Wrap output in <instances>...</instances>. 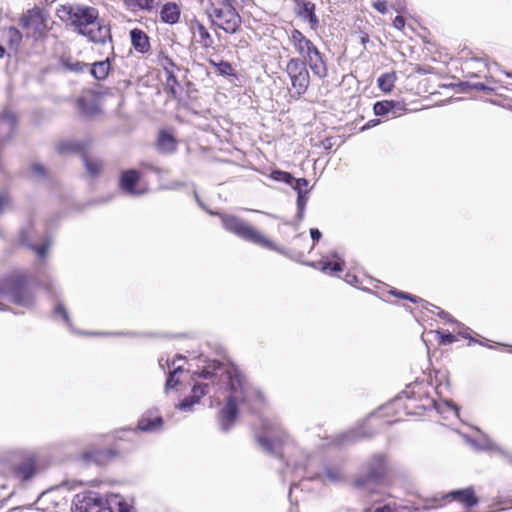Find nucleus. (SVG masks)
<instances>
[{"instance_id": "f257e3e1", "label": "nucleus", "mask_w": 512, "mask_h": 512, "mask_svg": "<svg viewBox=\"0 0 512 512\" xmlns=\"http://www.w3.org/2000/svg\"><path fill=\"white\" fill-rule=\"evenodd\" d=\"M194 375L210 380L212 383L217 379L219 387L224 386L229 391L226 404L219 414L220 428L224 432H228L234 425L239 405H246L251 410L257 411L264 403L262 392L250 384L234 365L214 361L200 372H195Z\"/></svg>"}, {"instance_id": "f03ea898", "label": "nucleus", "mask_w": 512, "mask_h": 512, "mask_svg": "<svg viewBox=\"0 0 512 512\" xmlns=\"http://www.w3.org/2000/svg\"><path fill=\"white\" fill-rule=\"evenodd\" d=\"M60 17L70 23L75 30L96 44L111 40L110 27L99 18L98 10L88 6H63Z\"/></svg>"}, {"instance_id": "7ed1b4c3", "label": "nucleus", "mask_w": 512, "mask_h": 512, "mask_svg": "<svg viewBox=\"0 0 512 512\" xmlns=\"http://www.w3.org/2000/svg\"><path fill=\"white\" fill-rule=\"evenodd\" d=\"M288 42L294 48L303 62H307L314 75L324 78L327 75V66L323 55L314 43L300 30L292 29L288 34Z\"/></svg>"}, {"instance_id": "20e7f679", "label": "nucleus", "mask_w": 512, "mask_h": 512, "mask_svg": "<svg viewBox=\"0 0 512 512\" xmlns=\"http://www.w3.org/2000/svg\"><path fill=\"white\" fill-rule=\"evenodd\" d=\"M0 299L31 309L35 305V294L27 278L18 272L0 279Z\"/></svg>"}, {"instance_id": "39448f33", "label": "nucleus", "mask_w": 512, "mask_h": 512, "mask_svg": "<svg viewBox=\"0 0 512 512\" xmlns=\"http://www.w3.org/2000/svg\"><path fill=\"white\" fill-rule=\"evenodd\" d=\"M222 225L225 230L236 235L244 241L264 247L266 249L285 254L284 250L274 244L256 228L235 215H222Z\"/></svg>"}, {"instance_id": "423d86ee", "label": "nucleus", "mask_w": 512, "mask_h": 512, "mask_svg": "<svg viewBox=\"0 0 512 512\" xmlns=\"http://www.w3.org/2000/svg\"><path fill=\"white\" fill-rule=\"evenodd\" d=\"M388 468V460L384 455H373L364 464L362 473L354 479L353 487L372 494L374 492V485L383 480Z\"/></svg>"}, {"instance_id": "0eeeda50", "label": "nucleus", "mask_w": 512, "mask_h": 512, "mask_svg": "<svg viewBox=\"0 0 512 512\" xmlns=\"http://www.w3.org/2000/svg\"><path fill=\"white\" fill-rule=\"evenodd\" d=\"M256 439L264 451L273 456H281L282 446L289 436L276 419L266 417L262 419V431L256 434Z\"/></svg>"}, {"instance_id": "6e6552de", "label": "nucleus", "mask_w": 512, "mask_h": 512, "mask_svg": "<svg viewBox=\"0 0 512 512\" xmlns=\"http://www.w3.org/2000/svg\"><path fill=\"white\" fill-rule=\"evenodd\" d=\"M232 1L222 0L213 4L209 11L213 25L231 34L237 32L241 25V17L232 5Z\"/></svg>"}, {"instance_id": "1a4fd4ad", "label": "nucleus", "mask_w": 512, "mask_h": 512, "mask_svg": "<svg viewBox=\"0 0 512 512\" xmlns=\"http://www.w3.org/2000/svg\"><path fill=\"white\" fill-rule=\"evenodd\" d=\"M74 512H112L111 494L96 492L78 494L74 500Z\"/></svg>"}, {"instance_id": "9d476101", "label": "nucleus", "mask_w": 512, "mask_h": 512, "mask_svg": "<svg viewBox=\"0 0 512 512\" xmlns=\"http://www.w3.org/2000/svg\"><path fill=\"white\" fill-rule=\"evenodd\" d=\"M308 63L300 58H291L287 62L286 72L290 78L291 85L298 96L304 94L310 83Z\"/></svg>"}, {"instance_id": "9b49d317", "label": "nucleus", "mask_w": 512, "mask_h": 512, "mask_svg": "<svg viewBox=\"0 0 512 512\" xmlns=\"http://www.w3.org/2000/svg\"><path fill=\"white\" fill-rule=\"evenodd\" d=\"M294 473L299 474L305 479L309 480H320L323 483H339L344 480V473L339 467L327 466L324 468L322 473L314 472L312 470V461H310L305 467L295 466Z\"/></svg>"}, {"instance_id": "f8f14e48", "label": "nucleus", "mask_w": 512, "mask_h": 512, "mask_svg": "<svg viewBox=\"0 0 512 512\" xmlns=\"http://www.w3.org/2000/svg\"><path fill=\"white\" fill-rule=\"evenodd\" d=\"M446 499L456 500L462 503L466 508H471L478 504L479 499L475 495L474 489L468 487L465 489L452 490L447 494L443 495L441 499L434 498V504L429 505L430 508L441 507L442 501Z\"/></svg>"}, {"instance_id": "ddd939ff", "label": "nucleus", "mask_w": 512, "mask_h": 512, "mask_svg": "<svg viewBox=\"0 0 512 512\" xmlns=\"http://www.w3.org/2000/svg\"><path fill=\"white\" fill-rule=\"evenodd\" d=\"M140 173L137 170H127L121 174L120 188L132 196L144 195L148 192L147 187H139Z\"/></svg>"}, {"instance_id": "4468645a", "label": "nucleus", "mask_w": 512, "mask_h": 512, "mask_svg": "<svg viewBox=\"0 0 512 512\" xmlns=\"http://www.w3.org/2000/svg\"><path fill=\"white\" fill-rule=\"evenodd\" d=\"M210 383L195 382L192 388V394L185 397L178 405L177 408L184 412L191 411L192 407L199 402V400L209 393Z\"/></svg>"}, {"instance_id": "2eb2a0df", "label": "nucleus", "mask_w": 512, "mask_h": 512, "mask_svg": "<svg viewBox=\"0 0 512 512\" xmlns=\"http://www.w3.org/2000/svg\"><path fill=\"white\" fill-rule=\"evenodd\" d=\"M36 472V461L34 457L29 456L21 460L13 467V475L20 481L29 480Z\"/></svg>"}, {"instance_id": "dca6fc26", "label": "nucleus", "mask_w": 512, "mask_h": 512, "mask_svg": "<svg viewBox=\"0 0 512 512\" xmlns=\"http://www.w3.org/2000/svg\"><path fill=\"white\" fill-rule=\"evenodd\" d=\"M16 124V117L12 112L7 111L0 116V144L12 138Z\"/></svg>"}, {"instance_id": "f3484780", "label": "nucleus", "mask_w": 512, "mask_h": 512, "mask_svg": "<svg viewBox=\"0 0 512 512\" xmlns=\"http://www.w3.org/2000/svg\"><path fill=\"white\" fill-rule=\"evenodd\" d=\"M296 3L298 6L297 15L308 21L311 29L315 30L319 23V20L315 14V4L306 0H297Z\"/></svg>"}, {"instance_id": "a211bd4d", "label": "nucleus", "mask_w": 512, "mask_h": 512, "mask_svg": "<svg viewBox=\"0 0 512 512\" xmlns=\"http://www.w3.org/2000/svg\"><path fill=\"white\" fill-rule=\"evenodd\" d=\"M183 360H184V358L182 356H177L176 359L172 360V362H170L168 359L165 361V364L170 369L169 375L167 377L166 384H165L166 391H169L170 389H173L178 385L179 379H178L177 375L183 371V367L181 364H176V363L178 361H183Z\"/></svg>"}, {"instance_id": "6ab92c4d", "label": "nucleus", "mask_w": 512, "mask_h": 512, "mask_svg": "<svg viewBox=\"0 0 512 512\" xmlns=\"http://www.w3.org/2000/svg\"><path fill=\"white\" fill-rule=\"evenodd\" d=\"M131 43L134 49L140 53H146L150 49L149 37L141 29H132L130 31Z\"/></svg>"}, {"instance_id": "aec40b11", "label": "nucleus", "mask_w": 512, "mask_h": 512, "mask_svg": "<svg viewBox=\"0 0 512 512\" xmlns=\"http://www.w3.org/2000/svg\"><path fill=\"white\" fill-rule=\"evenodd\" d=\"M160 18L164 23L175 24L180 18V8L174 2H168L163 5L160 11Z\"/></svg>"}, {"instance_id": "412c9836", "label": "nucleus", "mask_w": 512, "mask_h": 512, "mask_svg": "<svg viewBox=\"0 0 512 512\" xmlns=\"http://www.w3.org/2000/svg\"><path fill=\"white\" fill-rule=\"evenodd\" d=\"M163 424L164 421L161 416L155 418L142 416L138 421L137 429L143 432H158L162 429Z\"/></svg>"}, {"instance_id": "4be33fe9", "label": "nucleus", "mask_w": 512, "mask_h": 512, "mask_svg": "<svg viewBox=\"0 0 512 512\" xmlns=\"http://www.w3.org/2000/svg\"><path fill=\"white\" fill-rule=\"evenodd\" d=\"M177 142L172 134L166 130L160 131L157 139V147L162 153H172L175 151Z\"/></svg>"}, {"instance_id": "5701e85b", "label": "nucleus", "mask_w": 512, "mask_h": 512, "mask_svg": "<svg viewBox=\"0 0 512 512\" xmlns=\"http://www.w3.org/2000/svg\"><path fill=\"white\" fill-rule=\"evenodd\" d=\"M309 266L318 269L323 273L333 275L343 270V261L331 262L330 260L325 259V257H323L320 261L309 263Z\"/></svg>"}, {"instance_id": "b1692460", "label": "nucleus", "mask_w": 512, "mask_h": 512, "mask_svg": "<svg viewBox=\"0 0 512 512\" xmlns=\"http://www.w3.org/2000/svg\"><path fill=\"white\" fill-rule=\"evenodd\" d=\"M60 63L62 67L73 73H83L88 71V65L70 56H62Z\"/></svg>"}, {"instance_id": "393cba45", "label": "nucleus", "mask_w": 512, "mask_h": 512, "mask_svg": "<svg viewBox=\"0 0 512 512\" xmlns=\"http://www.w3.org/2000/svg\"><path fill=\"white\" fill-rule=\"evenodd\" d=\"M371 434L372 433L366 432V431L358 432L355 430H350V431H347L345 433L338 435L336 437V443L338 445H342V446L349 445V444L354 443L358 439L368 437Z\"/></svg>"}, {"instance_id": "a878e982", "label": "nucleus", "mask_w": 512, "mask_h": 512, "mask_svg": "<svg viewBox=\"0 0 512 512\" xmlns=\"http://www.w3.org/2000/svg\"><path fill=\"white\" fill-rule=\"evenodd\" d=\"M366 512H415V510L409 506L398 505L396 503H386L375 506L373 509L367 510Z\"/></svg>"}, {"instance_id": "bb28decb", "label": "nucleus", "mask_w": 512, "mask_h": 512, "mask_svg": "<svg viewBox=\"0 0 512 512\" xmlns=\"http://www.w3.org/2000/svg\"><path fill=\"white\" fill-rule=\"evenodd\" d=\"M109 69L110 63L108 60L96 62L90 69L88 68L91 75H93L98 80L104 79L108 75Z\"/></svg>"}, {"instance_id": "cd10ccee", "label": "nucleus", "mask_w": 512, "mask_h": 512, "mask_svg": "<svg viewBox=\"0 0 512 512\" xmlns=\"http://www.w3.org/2000/svg\"><path fill=\"white\" fill-rule=\"evenodd\" d=\"M124 3L130 11H150L154 8L155 0H124Z\"/></svg>"}, {"instance_id": "c85d7f7f", "label": "nucleus", "mask_w": 512, "mask_h": 512, "mask_svg": "<svg viewBox=\"0 0 512 512\" xmlns=\"http://www.w3.org/2000/svg\"><path fill=\"white\" fill-rule=\"evenodd\" d=\"M112 510L117 508V512H133V506L119 494H111Z\"/></svg>"}, {"instance_id": "c756f323", "label": "nucleus", "mask_w": 512, "mask_h": 512, "mask_svg": "<svg viewBox=\"0 0 512 512\" xmlns=\"http://www.w3.org/2000/svg\"><path fill=\"white\" fill-rule=\"evenodd\" d=\"M466 441L477 450H493L496 448V445L486 436H482L479 440L467 437Z\"/></svg>"}, {"instance_id": "7c9ffc66", "label": "nucleus", "mask_w": 512, "mask_h": 512, "mask_svg": "<svg viewBox=\"0 0 512 512\" xmlns=\"http://www.w3.org/2000/svg\"><path fill=\"white\" fill-rule=\"evenodd\" d=\"M395 80L396 75L394 73H385L378 78V87L383 92H390L394 87Z\"/></svg>"}, {"instance_id": "2f4dec72", "label": "nucleus", "mask_w": 512, "mask_h": 512, "mask_svg": "<svg viewBox=\"0 0 512 512\" xmlns=\"http://www.w3.org/2000/svg\"><path fill=\"white\" fill-rule=\"evenodd\" d=\"M83 149V144L79 141L65 140L57 145L59 153L78 152Z\"/></svg>"}, {"instance_id": "473e14b6", "label": "nucleus", "mask_w": 512, "mask_h": 512, "mask_svg": "<svg viewBox=\"0 0 512 512\" xmlns=\"http://www.w3.org/2000/svg\"><path fill=\"white\" fill-rule=\"evenodd\" d=\"M435 408L441 414L449 411L453 413L455 416H458L459 413L458 406L452 401L448 400L435 403Z\"/></svg>"}, {"instance_id": "72a5a7b5", "label": "nucleus", "mask_w": 512, "mask_h": 512, "mask_svg": "<svg viewBox=\"0 0 512 512\" xmlns=\"http://www.w3.org/2000/svg\"><path fill=\"white\" fill-rule=\"evenodd\" d=\"M392 108V101L384 100L376 102L374 104L373 111L377 116H385L390 115V111Z\"/></svg>"}, {"instance_id": "f704fd0d", "label": "nucleus", "mask_w": 512, "mask_h": 512, "mask_svg": "<svg viewBox=\"0 0 512 512\" xmlns=\"http://www.w3.org/2000/svg\"><path fill=\"white\" fill-rule=\"evenodd\" d=\"M308 193H309V190H305V192H300L299 194H297V208H298V213H297V219L299 221H301L304 217V211H305V208H306V205H307V202H308Z\"/></svg>"}, {"instance_id": "c9c22d12", "label": "nucleus", "mask_w": 512, "mask_h": 512, "mask_svg": "<svg viewBox=\"0 0 512 512\" xmlns=\"http://www.w3.org/2000/svg\"><path fill=\"white\" fill-rule=\"evenodd\" d=\"M83 161H84V164H85V167L87 169V172L91 175V176H96L98 175V173L100 172L101 168H102V164L98 161H92L91 159H89L88 157L84 156L83 157Z\"/></svg>"}, {"instance_id": "e433bc0d", "label": "nucleus", "mask_w": 512, "mask_h": 512, "mask_svg": "<svg viewBox=\"0 0 512 512\" xmlns=\"http://www.w3.org/2000/svg\"><path fill=\"white\" fill-rule=\"evenodd\" d=\"M12 201L8 191L0 190V214L11 209Z\"/></svg>"}, {"instance_id": "4c0bfd02", "label": "nucleus", "mask_w": 512, "mask_h": 512, "mask_svg": "<svg viewBox=\"0 0 512 512\" xmlns=\"http://www.w3.org/2000/svg\"><path fill=\"white\" fill-rule=\"evenodd\" d=\"M271 177L276 181L284 182L287 184H293V181L295 180V178L290 173L280 170L273 171Z\"/></svg>"}, {"instance_id": "58836bf2", "label": "nucleus", "mask_w": 512, "mask_h": 512, "mask_svg": "<svg viewBox=\"0 0 512 512\" xmlns=\"http://www.w3.org/2000/svg\"><path fill=\"white\" fill-rule=\"evenodd\" d=\"M30 170L32 175L37 179L43 178L46 175V170L44 166L40 163H33L31 165Z\"/></svg>"}, {"instance_id": "ea45409f", "label": "nucleus", "mask_w": 512, "mask_h": 512, "mask_svg": "<svg viewBox=\"0 0 512 512\" xmlns=\"http://www.w3.org/2000/svg\"><path fill=\"white\" fill-rule=\"evenodd\" d=\"M290 185L294 188V190L297 191V194H299L300 192H305V190H308L307 189L308 180L305 178L295 179L293 181V184H290Z\"/></svg>"}, {"instance_id": "a19ab883", "label": "nucleus", "mask_w": 512, "mask_h": 512, "mask_svg": "<svg viewBox=\"0 0 512 512\" xmlns=\"http://www.w3.org/2000/svg\"><path fill=\"white\" fill-rule=\"evenodd\" d=\"M390 293L394 296H397V297H400V298H403V299H407L411 302H414V303H418L420 301H423L421 298H418L414 295H411V294H408V293H405V292H401V291H397V290H391Z\"/></svg>"}, {"instance_id": "79ce46f5", "label": "nucleus", "mask_w": 512, "mask_h": 512, "mask_svg": "<svg viewBox=\"0 0 512 512\" xmlns=\"http://www.w3.org/2000/svg\"><path fill=\"white\" fill-rule=\"evenodd\" d=\"M393 108L390 111V115L395 118L403 114V112L406 110L405 105L400 102L392 101Z\"/></svg>"}, {"instance_id": "37998d69", "label": "nucleus", "mask_w": 512, "mask_h": 512, "mask_svg": "<svg viewBox=\"0 0 512 512\" xmlns=\"http://www.w3.org/2000/svg\"><path fill=\"white\" fill-rule=\"evenodd\" d=\"M54 313L62 317V319L70 326V318L67 310L62 304H57L54 309Z\"/></svg>"}, {"instance_id": "c03bdc74", "label": "nucleus", "mask_w": 512, "mask_h": 512, "mask_svg": "<svg viewBox=\"0 0 512 512\" xmlns=\"http://www.w3.org/2000/svg\"><path fill=\"white\" fill-rule=\"evenodd\" d=\"M8 37L12 44L18 45L21 41V34L20 32L13 27H10L8 30Z\"/></svg>"}, {"instance_id": "a18cd8bd", "label": "nucleus", "mask_w": 512, "mask_h": 512, "mask_svg": "<svg viewBox=\"0 0 512 512\" xmlns=\"http://www.w3.org/2000/svg\"><path fill=\"white\" fill-rule=\"evenodd\" d=\"M199 35L204 46H209L211 44L212 41L210 34L203 25H199Z\"/></svg>"}, {"instance_id": "49530a36", "label": "nucleus", "mask_w": 512, "mask_h": 512, "mask_svg": "<svg viewBox=\"0 0 512 512\" xmlns=\"http://www.w3.org/2000/svg\"><path fill=\"white\" fill-rule=\"evenodd\" d=\"M217 70L222 75H230L233 71V68H232L231 64H229L228 62L222 61L219 64H217Z\"/></svg>"}, {"instance_id": "de8ad7c7", "label": "nucleus", "mask_w": 512, "mask_h": 512, "mask_svg": "<svg viewBox=\"0 0 512 512\" xmlns=\"http://www.w3.org/2000/svg\"><path fill=\"white\" fill-rule=\"evenodd\" d=\"M38 18L37 14L29 12L27 15H24L21 18V24L23 27H29L32 22H34Z\"/></svg>"}, {"instance_id": "09e8293b", "label": "nucleus", "mask_w": 512, "mask_h": 512, "mask_svg": "<svg viewBox=\"0 0 512 512\" xmlns=\"http://www.w3.org/2000/svg\"><path fill=\"white\" fill-rule=\"evenodd\" d=\"M78 107L85 114H93L95 112V110H96L94 107H87L86 106V99L85 98H80L78 100Z\"/></svg>"}, {"instance_id": "8fccbe9b", "label": "nucleus", "mask_w": 512, "mask_h": 512, "mask_svg": "<svg viewBox=\"0 0 512 512\" xmlns=\"http://www.w3.org/2000/svg\"><path fill=\"white\" fill-rule=\"evenodd\" d=\"M455 341H456V337L453 334H451L449 332L441 333V341H440L441 344L447 345V344H451Z\"/></svg>"}, {"instance_id": "3c124183", "label": "nucleus", "mask_w": 512, "mask_h": 512, "mask_svg": "<svg viewBox=\"0 0 512 512\" xmlns=\"http://www.w3.org/2000/svg\"><path fill=\"white\" fill-rule=\"evenodd\" d=\"M372 6L380 13L385 14L387 12V4L386 1L377 0L373 2Z\"/></svg>"}, {"instance_id": "603ef678", "label": "nucleus", "mask_w": 512, "mask_h": 512, "mask_svg": "<svg viewBox=\"0 0 512 512\" xmlns=\"http://www.w3.org/2000/svg\"><path fill=\"white\" fill-rule=\"evenodd\" d=\"M433 307L437 310V312L432 311L433 313H437V315L442 319H445L449 322H454V320L452 319V317L449 313L445 312L444 310L440 309L437 306H433ZM455 323H457V322L455 321Z\"/></svg>"}, {"instance_id": "864d4df0", "label": "nucleus", "mask_w": 512, "mask_h": 512, "mask_svg": "<svg viewBox=\"0 0 512 512\" xmlns=\"http://www.w3.org/2000/svg\"><path fill=\"white\" fill-rule=\"evenodd\" d=\"M184 186V183L181 181H172L169 184L163 186V189L167 190H177Z\"/></svg>"}, {"instance_id": "5fc2aeb1", "label": "nucleus", "mask_w": 512, "mask_h": 512, "mask_svg": "<svg viewBox=\"0 0 512 512\" xmlns=\"http://www.w3.org/2000/svg\"><path fill=\"white\" fill-rule=\"evenodd\" d=\"M48 248H49L48 243L43 244V245L38 246V247H33V249L36 251L38 256L41 257V258L45 257V255H46V253L48 251Z\"/></svg>"}, {"instance_id": "6e6d98bb", "label": "nucleus", "mask_w": 512, "mask_h": 512, "mask_svg": "<svg viewBox=\"0 0 512 512\" xmlns=\"http://www.w3.org/2000/svg\"><path fill=\"white\" fill-rule=\"evenodd\" d=\"M393 26L399 30L403 29L405 26V19L402 16H396L393 21Z\"/></svg>"}, {"instance_id": "4d7b16f0", "label": "nucleus", "mask_w": 512, "mask_h": 512, "mask_svg": "<svg viewBox=\"0 0 512 512\" xmlns=\"http://www.w3.org/2000/svg\"><path fill=\"white\" fill-rule=\"evenodd\" d=\"M310 235L314 243L319 241L322 237V233L316 228L310 229Z\"/></svg>"}, {"instance_id": "13d9d810", "label": "nucleus", "mask_w": 512, "mask_h": 512, "mask_svg": "<svg viewBox=\"0 0 512 512\" xmlns=\"http://www.w3.org/2000/svg\"><path fill=\"white\" fill-rule=\"evenodd\" d=\"M470 87L473 88V89H476V90H488V91H493L494 88H491V87H488L487 85L483 84V83H473V84H470Z\"/></svg>"}, {"instance_id": "bf43d9fd", "label": "nucleus", "mask_w": 512, "mask_h": 512, "mask_svg": "<svg viewBox=\"0 0 512 512\" xmlns=\"http://www.w3.org/2000/svg\"><path fill=\"white\" fill-rule=\"evenodd\" d=\"M379 123H380V121L378 119L370 120L361 128V130L364 131V130L370 129L372 127H375Z\"/></svg>"}, {"instance_id": "052dcab7", "label": "nucleus", "mask_w": 512, "mask_h": 512, "mask_svg": "<svg viewBox=\"0 0 512 512\" xmlns=\"http://www.w3.org/2000/svg\"><path fill=\"white\" fill-rule=\"evenodd\" d=\"M456 324L458 325V327H460V326H461V327H462V329H463V330H458V333H459L460 335H462L463 337H465V338H470V335H469V333H468L469 328L464 327L463 325H461V324H460V323H458V322H457Z\"/></svg>"}, {"instance_id": "680f3d73", "label": "nucleus", "mask_w": 512, "mask_h": 512, "mask_svg": "<svg viewBox=\"0 0 512 512\" xmlns=\"http://www.w3.org/2000/svg\"><path fill=\"white\" fill-rule=\"evenodd\" d=\"M26 235H27V232L26 231H22L21 234H20V241H21V243H23L25 245H29L28 242H27Z\"/></svg>"}, {"instance_id": "e2e57ef3", "label": "nucleus", "mask_w": 512, "mask_h": 512, "mask_svg": "<svg viewBox=\"0 0 512 512\" xmlns=\"http://www.w3.org/2000/svg\"><path fill=\"white\" fill-rule=\"evenodd\" d=\"M299 487V484L296 483V482H292L291 485H290V491H289V496L291 497L292 495V492L294 489L298 488Z\"/></svg>"}, {"instance_id": "0e129e2a", "label": "nucleus", "mask_w": 512, "mask_h": 512, "mask_svg": "<svg viewBox=\"0 0 512 512\" xmlns=\"http://www.w3.org/2000/svg\"><path fill=\"white\" fill-rule=\"evenodd\" d=\"M194 196H195V199H196V201H197L198 205H199L200 207H202L203 209H205V206H204V204L201 202V200H200V198H199V196H198V194H197V192H196V191H194Z\"/></svg>"}, {"instance_id": "69168bd1", "label": "nucleus", "mask_w": 512, "mask_h": 512, "mask_svg": "<svg viewBox=\"0 0 512 512\" xmlns=\"http://www.w3.org/2000/svg\"><path fill=\"white\" fill-rule=\"evenodd\" d=\"M329 257L334 258V259H338V260L341 259L340 255H339V253L337 251L331 252Z\"/></svg>"}, {"instance_id": "338daca9", "label": "nucleus", "mask_w": 512, "mask_h": 512, "mask_svg": "<svg viewBox=\"0 0 512 512\" xmlns=\"http://www.w3.org/2000/svg\"><path fill=\"white\" fill-rule=\"evenodd\" d=\"M149 169L153 170L154 172L156 173H160V169L159 168H153L152 166H147Z\"/></svg>"}, {"instance_id": "774afa93", "label": "nucleus", "mask_w": 512, "mask_h": 512, "mask_svg": "<svg viewBox=\"0 0 512 512\" xmlns=\"http://www.w3.org/2000/svg\"><path fill=\"white\" fill-rule=\"evenodd\" d=\"M4 53H5V49L0 46V58L4 56Z\"/></svg>"}]
</instances>
